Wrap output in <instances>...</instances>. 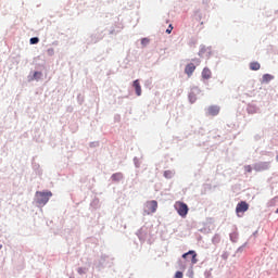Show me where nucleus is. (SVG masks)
<instances>
[{
    "label": "nucleus",
    "mask_w": 278,
    "mask_h": 278,
    "mask_svg": "<svg viewBox=\"0 0 278 278\" xmlns=\"http://www.w3.org/2000/svg\"><path fill=\"white\" fill-rule=\"evenodd\" d=\"M148 43H149V39H148V38L141 39V45H142L143 47H147Z\"/></svg>",
    "instance_id": "obj_18"
},
{
    "label": "nucleus",
    "mask_w": 278,
    "mask_h": 278,
    "mask_svg": "<svg viewBox=\"0 0 278 278\" xmlns=\"http://www.w3.org/2000/svg\"><path fill=\"white\" fill-rule=\"evenodd\" d=\"M202 78L203 79H211L212 78V71L207 67H204L202 71Z\"/></svg>",
    "instance_id": "obj_10"
},
{
    "label": "nucleus",
    "mask_w": 278,
    "mask_h": 278,
    "mask_svg": "<svg viewBox=\"0 0 278 278\" xmlns=\"http://www.w3.org/2000/svg\"><path fill=\"white\" fill-rule=\"evenodd\" d=\"M53 197V193L51 191L42 192V191H37L36 192V199L37 203L39 205H47L49 203V200Z\"/></svg>",
    "instance_id": "obj_1"
},
{
    "label": "nucleus",
    "mask_w": 278,
    "mask_h": 278,
    "mask_svg": "<svg viewBox=\"0 0 278 278\" xmlns=\"http://www.w3.org/2000/svg\"><path fill=\"white\" fill-rule=\"evenodd\" d=\"M276 160H277V162H278V155L276 156Z\"/></svg>",
    "instance_id": "obj_22"
},
{
    "label": "nucleus",
    "mask_w": 278,
    "mask_h": 278,
    "mask_svg": "<svg viewBox=\"0 0 278 278\" xmlns=\"http://www.w3.org/2000/svg\"><path fill=\"white\" fill-rule=\"evenodd\" d=\"M190 208H188V204L184 202H177V212L181 218H186L188 216V212Z\"/></svg>",
    "instance_id": "obj_3"
},
{
    "label": "nucleus",
    "mask_w": 278,
    "mask_h": 278,
    "mask_svg": "<svg viewBox=\"0 0 278 278\" xmlns=\"http://www.w3.org/2000/svg\"><path fill=\"white\" fill-rule=\"evenodd\" d=\"M244 170L245 173H253V167H251V165H245Z\"/></svg>",
    "instance_id": "obj_16"
},
{
    "label": "nucleus",
    "mask_w": 278,
    "mask_h": 278,
    "mask_svg": "<svg viewBox=\"0 0 278 278\" xmlns=\"http://www.w3.org/2000/svg\"><path fill=\"white\" fill-rule=\"evenodd\" d=\"M249 211V203L245 201H241L240 203L237 204L236 207V213L237 214H244V212Z\"/></svg>",
    "instance_id": "obj_5"
},
{
    "label": "nucleus",
    "mask_w": 278,
    "mask_h": 278,
    "mask_svg": "<svg viewBox=\"0 0 278 278\" xmlns=\"http://www.w3.org/2000/svg\"><path fill=\"white\" fill-rule=\"evenodd\" d=\"M194 71H197V66L194 65V63H189L186 68H185V73L190 77V75H192V73H194Z\"/></svg>",
    "instance_id": "obj_9"
},
{
    "label": "nucleus",
    "mask_w": 278,
    "mask_h": 278,
    "mask_svg": "<svg viewBox=\"0 0 278 278\" xmlns=\"http://www.w3.org/2000/svg\"><path fill=\"white\" fill-rule=\"evenodd\" d=\"M170 31H173V24L168 26V28L166 29V34H170Z\"/></svg>",
    "instance_id": "obj_20"
},
{
    "label": "nucleus",
    "mask_w": 278,
    "mask_h": 278,
    "mask_svg": "<svg viewBox=\"0 0 278 278\" xmlns=\"http://www.w3.org/2000/svg\"><path fill=\"white\" fill-rule=\"evenodd\" d=\"M42 77V72H35L33 75V80L35 79L36 81H38V79H40Z\"/></svg>",
    "instance_id": "obj_14"
},
{
    "label": "nucleus",
    "mask_w": 278,
    "mask_h": 278,
    "mask_svg": "<svg viewBox=\"0 0 278 278\" xmlns=\"http://www.w3.org/2000/svg\"><path fill=\"white\" fill-rule=\"evenodd\" d=\"M274 77L270 74L263 75V81L264 84H268V81H273Z\"/></svg>",
    "instance_id": "obj_13"
},
{
    "label": "nucleus",
    "mask_w": 278,
    "mask_h": 278,
    "mask_svg": "<svg viewBox=\"0 0 278 278\" xmlns=\"http://www.w3.org/2000/svg\"><path fill=\"white\" fill-rule=\"evenodd\" d=\"M164 177H166V179H170V177H173V173L172 172H165Z\"/></svg>",
    "instance_id": "obj_17"
},
{
    "label": "nucleus",
    "mask_w": 278,
    "mask_h": 278,
    "mask_svg": "<svg viewBox=\"0 0 278 278\" xmlns=\"http://www.w3.org/2000/svg\"><path fill=\"white\" fill-rule=\"evenodd\" d=\"M78 273H79V275H83L84 269L83 268H78Z\"/></svg>",
    "instance_id": "obj_21"
},
{
    "label": "nucleus",
    "mask_w": 278,
    "mask_h": 278,
    "mask_svg": "<svg viewBox=\"0 0 278 278\" xmlns=\"http://www.w3.org/2000/svg\"><path fill=\"white\" fill-rule=\"evenodd\" d=\"M111 179L113 181H121V179H123V173H115V174H113Z\"/></svg>",
    "instance_id": "obj_11"
},
{
    "label": "nucleus",
    "mask_w": 278,
    "mask_h": 278,
    "mask_svg": "<svg viewBox=\"0 0 278 278\" xmlns=\"http://www.w3.org/2000/svg\"><path fill=\"white\" fill-rule=\"evenodd\" d=\"M184 260H191V264H197L199 260H197V252L189 251L182 255Z\"/></svg>",
    "instance_id": "obj_7"
},
{
    "label": "nucleus",
    "mask_w": 278,
    "mask_h": 278,
    "mask_svg": "<svg viewBox=\"0 0 278 278\" xmlns=\"http://www.w3.org/2000/svg\"><path fill=\"white\" fill-rule=\"evenodd\" d=\"M0 249H1V245H0Z\"/></svg>",
    "instance_id": "obj_23"
},
{
    "label": "nucleus",
    "mask_w": 278,
    "mask_h": 278,
    "mask_svg": "<svg viewBox=\"0 0 278 278\" xmlns=\"http://www.w3.org/2000/svg\"><path fill=\"white\" fill-rule=\"evenodd\" d=\"M269 168H270L269 162L256 163L254 165V170H256V173H262V170H268Z\"/></svg>",
    "instance_id": "obj_4"
},
{
    "label": "nucleus",
    "mask_w": 278,
    "mask_h": 278,
    "mask_svg": "<svg viewBox=\"0 0 278 278\" xmlns=\"http://www.w3.org/2000/svg\"><path fill=\"white\" fill-rule=\"evenodd\" d=\"M206 113L208 114V116H218V114H220V106L211 105L207 108Z\"/></svg>",
    "instance_id": "obj_6"
},
{
    "label": "nucleus",
    "mask_w": 278,
    "mask_h": 278,
    "mask_svg": "<svg viewBox=\"0 0 278 278\" xmlns=\"http://www.w3.org/2000/svg\"><path fill=\"white\" fill-rule=\"evenodd\" d=\"M260 68H262V65H260V63H257V62L250 63L251 71H260Z\"/></svg>",
    "instance_id": "obj_12"
},
{
    "label": "nucleus",
    "mask_w": 278,
    "mask_h": 278,
    "mask_svg": "<svg viewBox=\"0 0 278 278\" xmlns=\"http://www.w3.org/2000/svg\"><path fill=\"white\" fill-rule=\"evenodd\" d=\"M157 212V201L151 200L147 201L143 206V214L149 216L151 214H155Z\"/></svg>",
    "instance_id": "obj_2"
},
{
    "label": "nucleus",
    "mask_w": 278,
    "mask_h": 278,
    "mask_svg": "<svg viewBox=\"0 0 278 278\" xmlns=\"http://www.w3.org/2000/svg\"><path fill=\"white\" fill-rule=\"evenodd\" d=\"M176 278H182L184 277V273L181 271H177L175 275Z\"/></svg>",
    "instance_id": "obj_19"
},
{
    "label": "nucleus",
    "mask_w": 278,
    "mask_h": 278,
    "mask_svg": "<svg viewBox=\"0 0 278 278\" xmlns=\"http://www.w3.org/2000/svg\"><path fill=\"white\" fill-rule=\"evenodd\" d=\"M38 42H40V39H38V37L30 38V45H38Z\"/></svg>",
    "instance_id": "obj_15"
},
{
    "label": "nucleus",
    "mask_w": 278,
    "mask_h": 278,
    "mask_svg": "<svg viewBox=\"0 0 278 278\" xmlns=\"http://www.w3.org/2000/svg\"><path fill=\"white\" fill-rule=\"evenodd\" d=\"M135 90H136V94L137 97H140L142 94V87L140 86V80L136 79L132 84Z\"/></svg>",
    "instance_id": "obj_8"
}]
</instances>
